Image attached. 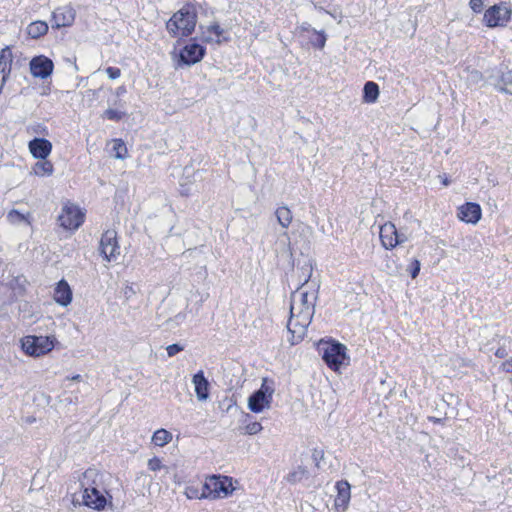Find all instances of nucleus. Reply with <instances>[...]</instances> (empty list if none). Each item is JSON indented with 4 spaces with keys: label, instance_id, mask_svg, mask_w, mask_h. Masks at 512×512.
I'll list each match as a JSON object with an SVG mask.
<instances>
[{
    "label": "nucleus",
    "instance_id": "1",
    "mask_svg": "<svg viewBox=\"0 0 512 512\" xmlns=\"http://www.w3.org/2000/svg\"><path fill=\"white\" fill-rule=\"evenodd\" d=\"M305 276L302 285L291 295L290 317L287 323L288 332L291 334L289 342L296 345L306 335L314 312L318 294V287L315 283H309L312 272L311 266L302 267Z\"/></svg>",
    "mask_w": 512,
    "mask_h": 512
},
{
    "label": "nucleus",
    "instance_id": "2",
    "mask_svg": "<svg viewBox=\"0 0 512 512\" xmlns=\"http://www.w3.org/2000/svg\"><path fill=\"white\" fill-rule=\"evenodd\" d=\"M104 474L95 469H87L80 478L82 502L96 511L112 505V496L104 486Z\"/></svg>",
    "mask_w": 512,
    "mask_h": 512
},
{
    "label": "nucleus",
    "instance_id": "3",
    "mask_svg": "<svg viewBox=\"0 0 512 512\" xmlns=\"http://www.w3.org/2000/svg\"><path fill=\"white\" fill-rule=\"evenodd\" d=\"M198 6L195 3L184 4L168 20L166 27L174 37H185L190 35L197 23Z\"/></svg>",
    "mask_w": 512,
    "mask_h": 512
},
{
    "label": "nucleus",
    "instance_id": "4",
    "mask_svg": "<svg viewBox=\"0 0 512 512\" xmlns=\"http://www.w3.org/2000/svg\"><path fill=\"white\" fill-rule=\"evenodd\" d=\"M238 481L225 475H211L205 479L206 499L216 500L230 497L238 488Z\"/></svg>",
    "mask_w": 512,
    "mask_h": 512
},
{
    "label": "nucleus",
    "instance_id": "5",
    "mask_svg": "<svg viewBox=\"0 0 512 512\" xmlns=\"http://www.w3.org/2000/svg\"><path fill=\"white\" fill-rule=\"evenodd\" d=\"M20 342L21 348L26 355L39 358L47 355L54 349L57 339L55 336L27 335Z\"/></svg>",
    "mask_w": 512,
    "mask_h": 512
},
{
    "label": "nucleus",
    "instance_id": "6",
    "mask_svg": "<svg viewBox=\"0 0 512 512\" xmlns=\"http://www.w3.org/2000/svg\"><path fill=\"white\" fill-rule=\"evenodd\" d=\"M274 393V381L268 378H263L260 388L252 393L247 399L248 409L257 414L270 409Z\"/></svg>",
    "mask_w": 512,
    "mask_h": 512
},
{
    "label": "nucleus",
    "instance_id": "7",
    "mask_svg": "<svg viewBox=\"0 0 512 512\" xmlns=\"http://www.w3.org/2000/svg\"><path fill=\"white\" fill-rule=\"evenodd\" d=\"M85 220V211L77 204L66 201L62 204L57 217L60 227L68 231L78 230Z\"/></svg>",
    "mask_w": 512,
    "mask_h": 512
},
{
    "label": "nucleus",
    "instance_id": "8",
    "mask_svg": "<svg viewBox=\"0 0 512 512\" xmlns=\"http://www.w3.org/2000/svg\"><path fill=\"white\" fill-rule=\"evenodd\" d=\"M512 18V8L505 2L490 6L483 15V23L488 28H504Z\"/></svg>",
    "mask_w": 512,
    "mask_h": 512
},
{
    "label": "nucleus",
    "instance_id": "9",
    "mask_svg": "<svg viewBox=\"0 0 512 512\" xmlns=\"http://www.w3.org/2000/svg\"><path fill=\"white\" fill-rule=\"evenodd\" d=\"M322 352L326 364L335 371L349 364L347 348L343 344L334 342L324 343Z\"/></svg>",
    "mask_w": 512,
    "mask_h": 512
},
{
    "label": "nucleus",
    "instance_id": "10",
    "mask_svg": "<svg viewBox=\"0 0 512 512\" xmlns=\"http://www.w3.org/2000/svg\"><path fill=\"white\" fill-rule=\"evenodd\" d=\"M99 252L107 262H115L120 256L117 232L113 229L105 231L99 242Z\"/></svg>",
    "mask_w": 512,
    "mask_h": 512
},
{
    "label": "nucleus",
    "instance_id": "11",
    "mask_svg": "<svg viewBox=\"0 0 512 512\" xmlns=\"http://www.w3.org/2000/svg\"><path fill=\"white\" fill-rule=\"evenodd\" d=\"M379 236L381 243L385 249H393L397 245L409 240L410 235L404 231H398L396 226L391 222H386L380 226Z\"/></svg>",
    "mask_w": 512,
    "mask_h": 512
},
{
    "label": "nucleus",
    "instance_id": "12",
    "mask_svg": "<svg viewBox=\"0 0 512 512\" xmlns=\"http://www.w3.org/2000/svg\"><path fill=\"white\" fill-rule=\"evenodd\" d=\"M205 54V48L195 42L186 44L180 49L176 64L178 67L191 66L202 60Z\"/></svg>",
    "mask_w": 512,
    "mask_h": 512
},
{
    "label": "nucleus",
    "instance_id": "13",
    "mask_svg": "<svg viewBox=\"0 0 512 512\" xmlns=\"http://www.w3.org/2000/svg\"><path fill=\"white\" fill-rule=\"evenodd\" d=\"M76 18V10L71 4L56 8L52 13V27L56 29L70 27Z\"/></svg>",
    "mask_w": 512,
    "mask_h": 512
},
{
    "label": "nucleus",
    "instance_id": "14",
    "mask_svg": "<svg viewBox=\"0 0 512 512\" xmlns=\"http://www.w3.org/2000/svg\"><path fill=\"white\" fill-rule=\"evenodd\" d=\"M30 72L34 77L45 79L49 77L54 69L51 59L44 55H39L31 59Z\"/></svg>",
    "mask_w": 512,
    "mask_h": 512
},
{
    "label": "nucleus",
    "instance_id": "15",
    "mask_svg": "<svg viewBox=\"0 0 512 512\" xmlns=\"http://www.w3.org/2000/svg\"><path fill=\"white\" fill-rule=\"evenodd\" d=\"M336 490L337 495L334 499V509L338 512H345L351 499V486L347 481L341 480L336 483Z\"/></svg>",
    "mask_w": 512,
    "mask_h": 512
},
{
    "label": "nucleus",
    "instance_id": "16",
    "mask_svg": "<svg viewBox=\"0 0 512 512\" xmlns=\"http://www.w3.org/2000/svg\"><path fill=\"white\" fill-rule=\"evenodd\" d=\"M31 155L36 159H47L52 152V143L44 138H34L28 143Z\"/></svg>",
    "mask_w": 512,
    "mask_h": 512
},
{
    "label": "nucleus",
    "instance_id": "17",
    "mask_svg": "<svg viewBox=\"0 0 512 512\" xmlns=\"http://www.w3.org/2000/svg\"><path fill=\"white\" fill-rule=\"evenodd\" d=\"M481 215V207L476 203H466L458 208L459 219L466 223L476 224Z\"/></svg>",
    "mask_w": 512,
    "mask_h": 512
},
{
    "label": "nucleus",
    "instance_id": "18",
    "mask_svg": "<svg viewBox=\"0 0 512 512\" xmlns=\"http://www.w3.org/2000/svg\"><path fill=\"white\" fill-rule=\"evenodd\" d=\"M73 294L69 284L65 280H60L53 292L54 301L60 306L67 307L72 302Z\"/></svg>",
    "mask_w": 512,
    "mask_h": 512
},
{
    "label": "nucleus",
    "instance_id": "19",
    "mask_svg": "<svg viewBox=\"0 0 512 512\" xmlns=\"http://www.w3.org/2000/svg\"><path fill=\"white\" fill-rule=\"evenodd\" d=\"M13 54L11 48L6 46L0 51V85H4L11 72Z\"/></svg>",
    "mask_w": 512,
    "mask_h": 512
},
{
    "label": "nucleus",
    "instance_id": "20",
    "mask_svg": "<svg viewBox=\"0 0 512 512\" xmlns=\"http://www.w3.org/2000/svg\"><path fill=\"white\" fill-rule=\"evenodd\" d=\"M192 383L197 399L199 401H206L209 398V382L205 378L203 371H199L193 376Z\"/></svg>",
    "mask_w": 512,
    "mask_h": 512
},
{
    "label": "nucleus",
    "instance_id": "21",
    "mask_svg": "<svg viewBox=\"0 0 512 512\" xmlns=\"http://www.w3.org/2000/svg\"><path fill=\"white\" fill-rule=\"evenodd\" d=\"M185 496L190 499H206V491L204 489V483L190 481L184 488Z\"/></svg>",
    "mask_w": 512,
    "mask_h": 512
},
{
    "label": "nucleus",
    "instance_id": "22",
    "mask_svg": "<svg viewBox=\"0 0 512 512\" xmlns=\"http://www.w3.org/2000/svg\"><path fill=\"white\" fill-rule=\"evenodd\" d=\"M30 173L38 177H49L54 173V165L47 159H38L32 166Z\"/></svg>",
    "mask_w": 512,
    "mask_h": 512
},
{
    "label": "nucleus",
    "instance_id": "23",
    "mask_svg": "<svg viewBox=\"0 0 512 512\" xmlns=\"http://www.w3.org/2000/svg\"><path fill=\"white\" fill-rule=\"evenodd\" d=\"M173 440V434L164 429L159 428L155 430L151 437V443L158 448H163Z\"/></svg>",
    "mask_w": 512,
    "mask_h": 512
},
{
    "label": "nucleus",
    "instance_id": "24",
    "mask_svg": "<svg viewBox=\"0 0 512 512\" xmlns=\"http://www.w3.org/2000/svg\"><path fill=\"white\" fill-rule=\"evenodd\" d=\"M7 221L15 226H29L31 224L30 213H22L18 210H10L7 213Z\"/></svg>",
    "mask_w": 512,
    "mask_h": 512
},
{
    "label": "nucleus",
    "instance_id": "25",
    "mask_svg": "<svg viewBox=\"0 0 512 512\" xmlns=\"http://www.w3.org/2000/svg\"><path fill=\"white\" fill-rule=\"evenodd\" d=\"M203 36L207 42L220 43L224 37V31L218 24L210 25L203 32Z\"/></svg>",
    "mask_w": 512,
    "mask_h": 512
},
{
    "label": "nucleus",
    "instance_id": "26",
    "mask_svg": "<svg viewBox=\"0 0 512 512\" xmlns=\"http://www.w3.org/2000/svg\"><path fill=\"white\" fill-rule=\"evenodd\" d=\"M275 217L278 224L286 230L293 220V214L287 206H280L275 210Z\"/></svg>",
    "mask_w": 512,
    "mask_h": 512
},
{
    "label": "nucleus",
    "instance_id": "27",
    "mask_svg": "<svg viewBox=\"0 0 512 512\" xmlns=\"http://www.w3.org/2000/svg\"><path fill=\"white\" fill-rule=\"evenodd\" d=\"M379 97V86L375 82L369 81L364 85L363 88V102L372 104L378 100Z\"/></svg>",
    "mask_w": 512,
    "mask_h": 512
},
{
    "label": "nucleus",
    "instance_id": "28",
    "mask_svg": "<svg viewBox=\"0 0 512 512\" xmlns=\"http://www.w3.org/2000/svg\"><path fill=\"white\" fill-rule=\"evenodd\" d=\"M495 87L502 93L512 95V71L502 72Z\"/></svg>",
    "mask_w": 512,
    "mask_h": 512
},
{
    "label": "nucleus",
    "instance_id": "29",
    "mask_svg": "<svg viewBox=\"0 0 512 512\" xmlns=\"http://www.w3.org/2000/svg\"><path fill=\"white\" fill-rule=\"evenodd\" d=\"M47 31L48 25L45 21H34L27 26V33L33 39L45 35Z\"/></svg>",
    "mask_w": 512,
    "mask_h": 512
},
{
    "label": "nucleus",
    "instance_id": "30",
    "mask_svg": "<svg viewBox=\"0 0 512 512\" xmlns=\"http://www.w3.org/2000/svg\"><path fill=\"white\" fill-rule=\"evenodd\" d=\"M277 244L279 245V248L282 250H285L289 252L290 254L293 253L295 247L298 244V240H292L287 231H284L278 238Z\"/></svg>",
    "mask_w": 512,
    "mask_h": 512
},
{
    "label": "nucleus",
    "instance_id": "31",
    "mask_svg": "<svg viewBox=\"0 0 512 512\" xmlns=\"http://www.w3.org/2000/svg\"><path fill=\"white\" fill-rule=\"evenodd\" d=\"M308 478V471L303 466L296 467L292 472H290L287 476V480L290 483H298L304 479Z\"/></svg>",
    "mask_w": 512,
    "mask_h": 512
},
{
    "label": "nucleus",
    "instance_id": "32",
    "mask_svg": "<svg viewBox=\"0 0 512 512\" xmlns=\"http://www.w3.org/2000/svg\"><path fill=\"white\" fill-rule=\"evenodd\" d=\"M147 468L151 472H159L164 470L165 472H168V467L163 463L162 459L158 456H153L148 459L147 461Z\"/></svg>",
    "mask_w": 512,
    "mask_h": 512
},
{
    "label": "nucleus",
    "instance_id": "33",
    "mask_svg": "<svg viewBox=\"0 0 512 512\" xmlns=\"http://www.w3.org/2000/svg\"><path fill=\"white\" fill-rule=\"evenodd\" d=\"M126 112L124 110L118 108H108L103 112L102 117L104 119L112 120V121H120L126 116Z\"/></svg>",
    "mask_w": 512,
    "mask_h": 512
},
{
    "label": "nucleus",
    "instance_id": "34",
    "mask_svg": "<svg viewBox=\"0 0 512 512\" xmlns=\"http://www.w3.org/2000/svg\"><path fill=\"white\" fill-rule=\"evenodd\" d=\"M112 143L115 158L124 159L127 155L125 143L121 139H114Z\"/></svg>",
    "mask_w": 512,
    "mask_h": 512
},
{
    "label": "nucleus",
    "instance_id": "35",
    "mask_svg": "<svg viewBox=\"0 0 512 512\" xmlns=\"http://www.w3.org/2000/svg\"><path fill=\"white\" fill-rule=\"evenodd\" d=\"M263 427L260 422H248L243 427L244 433L247 435H256L262 431Z\"/></svg>",
    "mask_w": 512,
    "mask_h": 512
},
{
    "label": "nucleus",
    "instance_id": "36",
    "mask_svg": "<svg viewBox=\"0 0 512 512\" xmlns=\"http://www.w3.org/2000/svg\"><path fill=\"white\" fill-rule=\"evenodd\" d=\"M420 262L417 259H413L412 262L409 264L407 270L409 271L411 277L415 279L419 272H420Z\"/></svg>",
    "mask_w": 512,
    "mask_h": 512
},
{
    "label": "nucleus",
    "instance_id": "37",
    "mask_svg": "<svg viewBox=\"0 0 512 512\" xmlns=\"http://www.w3.org/2000/svg\"><path fill=\"white\" fill-rule=\"evenodd\" d=\"M296 232L299 234V237L307 238L312 234L313 229H312V227H310L308 225L301 224L298 226L297 230L294 233H296Z\"/></svg>",
    "mask_w": 512,
    "mask_h": 512
},
{
    "label": "nucleus",
    "instance_id": "38",
    "mask_svg": "<svg viewBox=\"0 0 512 512\" xmlns=\"http://www.w3.org/2000/svg\"><path fill=\"white\" fill-rule=\"evenodd\" d=\"M485 0H470L469 7L475 13H480L483 10Z\"/></svg>",
    "mask_w": 512,
    "mask_h": 512
},
{
    "label": "nucleus",
    "instance_id": "39",
    "mask_svg": "<svg viewBox=\"0 0 512 512\" xmlns=\"http://www.w3.org/2000/svg\"><path fill=\"white\" fill-rule=\"evenodd\" d=\"M184 348L179 344H171L167 346L166 351L169 357H173L179 352H181Z\"/></svg>",
    "mask_w": 512,
    "mask_h": 512
},
{
    "label": "nucleus",
    "instance_id": "40",
    "mask_svg": "<svg viewBox=\"0 0 512 512\" xmlns=\"http://www.w3.org/2000/svg\"><path fill=\"white\" fill-rule=\"evenodd\" d=\"M106 73H107L108 77L112 80L117 79L121 76V70L116 67H108L106 69Z\"/></svg>",
    "mask_w": 512,
    "mask_h": 512
},
{
    "label": "nucleus",
    "instance_id": "41",
    "mask_svg": "<svg viewBox=\"0 0 512 512\" xmlns=\"http://www.w3.org/2000/svg\"><path fill=\"white\" fill-rule=\"evenodd\" d=\"M502 368L506 372H512V357L502 364Z\"/></svg>",
    "mask_w": 512,
    "mask_h": 512
},
{
    "label": "nucleus",
    "instance_id": "42",
    "mask_svg": "<svg viewBox=\"0 0 512 512\" xmlns=\"http://www.w3.org/2000/svg\"><path fill=\"white\" fill-rule=\"evenodd\" d=\"M127 92L126 90V87L125 86H119L116 90H115V95L120 97V96H123L125 95Z\"/></svg>",
    "mask_w": 512,
    "mask_h": 512
},
{
    "label": "nucleus",
    "instance_id": "43",
    "mask_svg": "<svg viewBox=\"0 0 512 512\" xmlns=\"http://www.w3.org/2000/svg\"><path fill=\"white\" fill-rule=\"evenodd\" d=\"M495 355L499 358H503L507 355L506 350L503 348H500L496 351Z\"/></svg>",
    "mask_w": 512,
    "mask_h": 512
},
{
    "label": "nucleus",
    "instance_id": "44",
    "mask_svg": "<svg viewBox=\"0 0 512 512\" xmlns=\"http://www.w3.org/2000/svg\"><path fill=\"white\" fill-rule=\"evenodd\" d=\"M68 379L71 380V381H77L78 382V381L81 380V375L77 374V375H74V376H72V377H70Z\"/></svg>",
    "mask_w": 512,
    "mask_h": 512
},
{
    "label": "nucleus",
    "instance_id": "45",
    "mask_svg": "<svg viewBox=\"0 0 512 512\" xmlns=\"http://www.w3.org/2000/svg\"><path fill=\"white\" fill-rule=\"evenodd\" d=\"M472 76L474 79L478 80L481 78V74L478 71H473Z\"/></svg>",
    "mask_w": 512,
    "mask_h": 512
},
{
    "label": "nucleus",
    "instance_id": "46",
    "mask_svg": "<svg viewBox=\"0 0 512 512\" xmlns=\"http://www.w3.org/2000/svg\"><path fill=\"white\" fill-rule=\"evenodd\" d=\"M325 42H326V38L324 36H321V39L319 41V46L322 48L324 47L325 45Z\"/></svg>",
    "mask_w": 512,
    "mask_h": 512
},
{
    "label": "nucleus",
    "instance_id": "47",
    "mask_svg": "<svg viewBox=\"0 0 512 512\" xmlns=\"http://www.w3.org/2000/svg\"><path fill=\"white\" fill-rule=\"evenodd\" d=\"M87 93L91 94L92 96H97V91L95 90H88Z\"/></svg>",
    "mask_w": 512,
    "mask_h": 512
},
{
    "label": "nucleus",
    "instance_id": "48",
    "mask_svg": "<svg viewBox=\"0 0 512 512\" xmlns=\"http://www.w3.org/2000/svg\"><path fill=\"white\" fill-rule=\"evenodd\" d=\"M443 184H444V185H448V184H449V182L445 179V180L443 181Z\"/></svg>",
    "mask_w": 512,
    "mask_h": 512
},
{
    "label": "nucleus",
    "instance_id": "49",
    "mask_svg": "<svg viewBox=\"0 0 512 512\" xmlns=\"http://www.w3.org/2000/svg\"><path fill=\"white\" fill-rule=\"evenodd\" d=\"M4 85H0V90L3 88Z\"/></svg>",
    "mask_w": 512,
    "mask_h": 512
}]
</instances>
